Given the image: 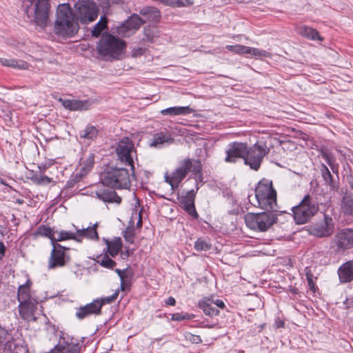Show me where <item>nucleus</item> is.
<instances>
[{"label":"nucleus","mask_w":353,"mask_h":353,"mask_svg":"<svg viewBox=\"0 0 353 353\" xmlns=\"http://www.w3.org/2000/svg\"><path fill=\"white\" fill-rule=\"evenodd\" d=\"M247 152V143L241 142H233L230 143L226 150L225 162L234 163L239 159L244 160Z\"/></svg>","instance_id":"obj_14"},{"label":"nucleus","mask_w":353,"mask_h":353,"mask_svg":"<svg viewBox=\"0 0 353 353\" xmlns=\"http://www.w3.org/2000/svg\"><path fill=\"white\" fill-rule=\"evenodd\" d=\"M143 18L137 14L132 15L125 23L117 28V33L122 37H128L139 28L142 23L148 21H158L159 12L154 8H144L141 11Z\"/></svg>","instance_id":"obj_4"},{"label":"nucleus","mask_w":353,"mask_h":353,"mask_svg":"<svg viewBox=\"0 0 353 353\" xmlns=\"http://www.w3.org/2000/svg\"><path fill=\"white\" fill-rule=\"evenodd\" d=\"M77 235L74 232H68L65 230L55 231L54 236L53 237L54 243H57L58 241H62L68 239L76 240Z\"/></svg>","instance_id":"obj_33"},{"label":"nucleus","mask_w":353,"mask_h":353,"mask_svg":"<svg viewBox=\"0 0 353 353\" xmlns=\"http://www.w3.org/2000/svg\"><path fill=\"white\" fill-rule=\"evenodd\" d=\"M131 253H132V252H130V251H128V250H127V251H126V254H127V255H128V256H130V254Z\"/></svg>","instance_id":"obj_63"},{"label":"nucleus","mask_w":353,"mask_h":353,"mask_svg":"<svg viewBox=\"0 0 353 353\" xmlns=\"http://www.w3.org/2000/svg\"><path fill=\"white\" fill-rule=\"evenodd\" d=\"M118 295H119V291H116L112 295L105 297L99 301V302H103V304L111 303L116 300Z\"/></svg>","instance_id":"obj_47"},{"label":"nucleus","mask_w":353,"mask_h":353,"mask_svg":"<svg viewBox=\"0 0 353 353\" xmlns=\"http://www.w3.org/2000/svg\"><path fill=\"white\" fill-rule=\"evenodd\" d=\"M31 282L20 285L17 290L18 310L20 317L26 322L36 321L40 314L37 298L31 293Z\"/></svg>","instance_id":"obj_1"},{"label":"nucleus","mask_w":353,"mask_h":353,"mask_svg":"<svg viewBox=\"0 0 353 353\" xmlns=\"http://www.w3.org/2000/svg\"><path fill=\"white\" fill-rule=\"evenodd\" d=\"M107 17L105 15L101 16L100 20L94 26L93 30H92V35L94 37H99L101 32L107 28Z\"/></svg>","instance_id":"obj_36"},{"label":"nucleus","mask_w":353,"mask_h":353,"mask_svg":"<svg viewBox=\"0 0 353 353\" xmlns=\"http://www.w3.org/2000/svg\"><path fill=\"white\" fill-rule=\"evenodd\" d=\"M267 211L245 214L244 219L246 225L256 232L268 231L277 221L278 217L274 211Z\"/></svg>","instance_id":"obj_8"},{"label":"nucleus","mask_w":353,"mask_h":353,"mask_svg":"<svg viewBox=\"0 0 353 353\" xmlns=\"http://www.w3.org/2000/svg\"><path fill=\"white\" fill-rule=\"evenodd\" d=\"M234 46L235 45H227L225 46V48L229 50V51H231L233 52L234 50Z\"/></svg>","instance_id":"obj_59"},{"label":"nucleus","mask_w":353,"mask_h":353,"mask_svg":"<svg viewBox=\"0 0 353 353\" xmlns=\"http://www.w3.org/2000/svg\"><path fill=\"white\" fill-rule=\"evenodd\" d=\"M245 52V54L248 55L249 58H263V57H270L271 54L265 50H259L256 48H252L247 46V49Z\"/></svg>","instance_id":"obj_32"},{"label":"nucleus","mask_w":353,"mask_h":353,"mask_svg":"<svg viewBox=\"0 0 353 353\" xmlns=\"http://www.w3.org/2000/svg\"><path fill=\"white\" fill-rule=\"evenodd\" d=\"M194 110L189 106L170 107L161 110L162 115L178 116L193 113Z\"/></svg>","instance_id":"obj_27"},{"label":"nucleus","mask_w":353,"mask_h":353,"mask_svg":"<svg viewBox=\"0 0 353 353\" xmlns=\"http://www.w3.org/2000/svg\"><path fill=\"white\" fill-rule=\"evenodd\" d=\"M321 171L325 182L327 184H330L332 182V174L328 168H327V166L322 164Z\"/></svg>","instance_id":"obj_44"},{"label":"nucleus","mask_w":353,"mask_h":353,"mask_svg":"<svg viewBox=\"0 0 353 353\" xmlns=\"http://www.w3.org/2000/svg\"><path fill=\"white\" fill-rule=\"evenodd\" d=\"M94 154L90 153L85 159H81L79 167L84 173L88 174L92 170L94 163Z\"/></svg>","instance_id":"obj_35"},{"label":"nucleus","mask_w":353,"mask_h":353,"mask_svg":"<svg viewBox=\"0 0 353 353\" xmlns=\"http://www.w3.org/2000/svg\"><path fill=\"white\" fill-rule=\"evenodd\" d=\"M305 280L307 282V283L309 284V270H308L307 267H306L305 268Z\"/></svg>","instance_id":"obj_58"},{"label":"nucleus","mask_w":353,"mask_h":353,"mask_svg":"<svg viewBox=\"0 0 353 353\" xmlns=\"http://www.w3.org/2000/svg\"><path fill=\"white\" fill-rule=\"evenodd\" d=\"M7 335V331L0 325V345L6 341Z\"/></svg>","instance_id":"obj_49"},{"label":"nucleus","mask_w":353,"mask_h":353,"mask_svg":"<svg viewBox=\"0 0 353 353\" xmlns=\"http://www.w3.org/2000/svg\"><path fill=\"white\" fill-rule=\"evenodd\" d=\"M6 247L2 242H0V260L3 259L5 255Z\"/></svg>","instance_id":"obj_55"},{"label":"nucleus","mask_w":353,"mask_h":353,"mask_svg":"<svg viewBox=\"0 0 353 353\" xmlns=\"http://www.w3.org/2000/svg\"><path fill=\"white\" fill-rule=\"evenodd\" d=\"M108 243V249L109 254L114 257L118 254L122 248V242L120 237L114 239L112 241Z\"/></svg>","instance_id":"obj_34"},{"label":"nucleus","mask_w":353,"mask_h":353,"mask_svg":"<svg viewBox=\"0 0 353 353\" xmlns=\"http://www.w3.org/2000/svg\"><path fill=\"white\" fill-rule=\"evenodd\" d=\"M194 248L197 251H208L211 249L212 244L208 239L199 238L194 242Z\"/></svg>","instance_id":"obj_37"},{"label":"nucleus","mask_w":353,"mask_h":353,"mask_svg":"<svg viewBox=\"0 0 353 353\" xmlns=\"http://www.w3.org/2000/svg\"><path fill=\"white\" fill-rule=\"evenodd\" d=\"M59 101L61 102L62 105L71 111H81L88 110L91 103L88 100H75V99H62Z\"/></svg>","instance_id":"obj_20"},{"label":"nucleus","mask_w":353,"mask_h":353,"mask_svg":"<svg viewBox=\"0 0 353 353\" xmlns=\"http://www.w3.org/2000/svg\"><path fill=\"white\" fill-rule=\"evenodd\" d=\"M349 184H350V187L352 188V189H353V177L352 176H351L349 179Z\"/></svg>","instance_id":"obj_60"},{"label":"nucleus","mask_w":353,"mask_h":353,"mask_svg":"<svg viewBox=\"0 0 353 353\" xmlns=\"http://www.w3.org/2000/svg\"><path fill=\"white\" fill-rule=\"evenodd\" d=\"M186 338L188 340L191 341L194 343H199L201 342V339L200 336H198V335H194V334H188L186 336Z\"/></svg>","instance_id":"obj_50"},{"label":"nucleus","mask_w":353,"mask_h":353,"mask_svg":"<svg viewBox=\"0 0 353 353\" xmlns=\"http://www.w3.org/2000/svg\"><path fill=\"white\" fill-rule=\"evenodd\" d=\"M158 31L156 27L148 26L144 28V40L153 42L155 37H157Z\"/></svg>","instance_id":"obj_39"},{"label":"nucleus","mask_w":353,"mask_h":353,"mask_svg":"<svg viewBox=\"0 0 353 353\" xmlns=\"http://www.w3.org/2000/svg\"><path fill=\"white\" fill-rule=\"evenodd\" d=\"M179 1V6H191L193 4V1L192 0H178Z\"/></svg>","instance_id":"obj_53"},{"label":"nucleus","mask_w":353,"mask_h":353,"mask_svg":"<svg viewBox=\"0 0 353 353\" xmlns=\"http://www.w3.org/2000/svg\"><path fill=\"white\" fill-rule=\"evenodd\" d=\"M87 174L84 173L80 168L73 174L68 181L66 186L68 188H72L76 183H79Z\"/></svg>","instance_id":"obj_38"},{"label":"nucleus","mask_w":353,"mask_h":353,"mask_svg":"<svg viewBox=\"0 0 353 353\" xmlns=\"http://www.w3.org/2000/svg\"><path fill=\"white\" fill-rule=\"evenodd\" d=\"M283 325H284V323H283V322H282V321H280L277 327H283Z\"/></svg>","instance_id":"obj_61"},{"label":"nucleus","mask_w":353,"mask_h":353,"mask_svg":"<svg viewBox=\"0 0 353 353\" xmlns=\"http://www.w3.org/2000/svg\"><path fill=\"white\" fill-rule=\"evenodd\" d=\"M103 305V302H99L98 299L94 300L92 303L80 307L76 312V316L81 320L90 314H99Z\"/></svg>","instance_id":"obj_18"},{"label":"nucleus","mask_w":353,"mask_h":353,"mask_svg":"<svg viewBox=\"0 0 353 353\" xmlns=\"http://www.w3.org/2000/svg\"><path fill=\"white\" fill-rule=\"evenodd\" d=\"M247 49V46L240 44H236L234 46V50L233 51L234 53L238 54H245V52Z\"/></svg>","instance_id":"obj_48"},{"label":"nucleus","mask_w":353,"mask_h":353,"mask_svg":"<svg viewBox=\"0 0 353 353\" xmlns=\"http://www.w3.org/2000/svg\"><path fill=\"white\" fill-rule=\"evenodd\" d=\"M174 139L168 132H158L154 134L152 142L150 143L151 147L161 148L163 144H170Z\"/></svg>","instance_id":"obj_26"},{"label":"nucleus","mask_w":353,"mask_h":353,"mask_svg":"<svg viewBox=\"0 0 353 353\" xmlns=\"http://www.w3.org/2000/svg\"><path fill=\"white\" fill-rule=\"evenodd\" d=\"M202 169L201 162L199 159H186L169 175L165 174V181L170 185L172 190L177 188L180 183L185 178L188 172L200 173Z\"/></svg>","instance_id":"obj_6"},{"label":"nucleus","mask_w":353,"mask_h":353,"mask_svg":"<svg viewBox=\"0 0 353 353\" xmlns=\"http://www.w3.org/2000/svg\"><path fill=\"white\" fill-rule=\"evenodd\" d=\"M76 19L83 24L94 21L98 16L99 9L96 3L89 0H82L75 6Z\"/></svg>","instance_id":"obj_11"},{"label":"nucleus","mask_w":353,"mask_h":353,"mask_svg":"<svg viewBox=\"0 0 353 353\" xmlns=\"http://www.w3.org/2000/svg\"><path fill=\"white\" fill-rule=\"evenodd\" d=\"M296 224L305 223L309 220V194L304 196L301 202L292 208Z\"/></svg>","instance_id":"obj_15"},{"label":"nucleus","mask_w":353,"mask_h":353,"mask_svg":"<svg viewBox=\"0 0 353 353\" xmlns=\"http://www.w3.org/2000/svg\"><path fill=\"white\" fill-rule=\"evenodd\" d=\"M138 224H141V221L139 219Z\"/></svg>","instance_id":"obj_64"},{"label":"nucleus","mask_w":353,"mask_h":353,"mask_svg":"<svg viewBox=\"0 0 353 353\" xmlns=\"http://www.w3.org/2000/svg\"><path fill=\"white\" fill-rule=\"evenodd\" d=\"M336 243L339 247L343 249L353 247V230L352 229L341 230L336 236Z\"/></svg>","instance_id":"obj_21"},{"label":"nucleus","mask_w":353,"mask_h":353,"mask_svg":"<svg viewBox=\"0 0 353 353\" xmlns=\"http://www.w3.org/2000/svg\"><path fill=\"white\" fill-rule=\"evenodd\" d=\"M119 159L125 165H129L134 173L133 157L136 154L133 142L128 138H123L116 148Z\"/></svg>","instance_id":"obj_12"},{"label":"nucleus","mask_w":353,"mask_h":353,"mask_svg":"<svg viewBox=\"0 0 353 353\" xmlns=\"http://www.w3.org/2000/svg\"><path fill=\"white\" fill-rule=\"evenodd\" d=\"M0 62L4 66L11 67L19 70H26L28 68V63L22 60L0 58Z\"/></svg>","instance_id":"obj_30"},{"label":"nucleus","mask_w":353,"mask_h":353,"mask_svg":"<svg viewBox=\"0 0 353 353\" xmlns=\"http://www.w3.org/2000/svg\"><path fill=\"white\" fill-rule=\"evenodd\" d=\"M310 39L322 42L324 41V37L316 29H310Z\"/></svg>","instance_id":"obj_46"},{"label":"nucleus","mask_w":353,"mask_h":353,"mask_svg":"<svg viewBox=\"0 0 353 353\" xmlns=\"http://www.w3.org/2000/svg\"><path fill=\"white\" fill-rule=\"evenodd\" d=\"M75 19L68 4L59 5L54 23L55 34L63 38L72 37L76 34L79 30V23Z\"/></svg>","instance_id":"obj_2"},{"label":"nucleus","mask_w":353,"mask_h":353,"mask_svg":"<svg viewBox=\"0 0 353 353\" xmlns=\"http://www.w3.org/2000/svg\"><path fill=\"white\" fill-rule=\"evenodd\" d=\"M213 304L216 305L217 307L221 309L225 307L224 302L220 299H216L215 301H213Z\"/></svg>","instance_id":"obj_56"},{"label":"nucleus","mask_w":353,"mask_h":353,"mask_svg":"<svg viewBox=\"0 0 353 353\" xmlns=\"http://www.w3.org/2000/svg\"><path fill=\"white\" fill-rule=\"evenodd\" d=\"M299 32L305 37H309V30L306 26L300 27L299 28Z\"/></svg>","instance_id":"obj_51"},{"label":"nucleus","mask_w":353,"mask_h":353,"mask_svg":"<svg viewBox=\"0 0 353 353\" xmlns=\"http://www.w3.org/2000/svg\"><path fill=\"white\" fill-rule=\"evenodd\" d=\"M126 47L125 41L107 33L98 41L97 50L103 60L112 61L120 59L125 54Z\"/></svg>","instance_id":"obj_3"},{"label":"nucleus","mask_w":353,"mask_h":353,"mask_svg":"<svg viewBox=\"0 0 353 353\" xmlns=\"http://www.w3.org/2000/svg\"><path fill=\"white\" fill-rule=\"evenodd\" d=\"M50 0H24L25 12L30 22L45 28L49 19Z\"/></svg>","instance_id":"obj_5"},{"label":"nucleus","mask_w":353,"mask_h":353,"mask_svg":"<svg viewBox=\"0 0 353 353\" xmlns=\"http://www.w3.org/2000/svg\"><path fill=\"white\" fill-rule=\"evenodd\" d=\"M194 317L193 314H183V313H175L172 316V320L181 321L183 320H190Z\"/></svg>","instance_id":"obj_45"},{"label":"nucleus","mask_w":353,"mask_h":353,"mask_svg":"<svg viewBox=\"0 0 353 353\" xmlns=\"http://www.w3.org/2000/svg\"><path fill=\"white\" fill-rule=\"evenodd\" d=\"M165 303L166 305L174 306L176 304V301L174 298L170 296L165 300Z\"/></svg>","instance_id":"obj_54"},{"label":"nucleus","mask_w":353,"mask_h":353,"mask_svg":"<svg viewBox=\"0 0 353 353\" xmlns=\"http://www.w3.org/2000/svg\"><path fill=\"white\" fill-rule=\"evenodd\" d=\"M255 197L258 204L265 210H276V192L272 181L267 179L260 181L255 188Z\"/></svg>","instance_id":"obj_7"},{"label":"nucleus","mask_w":353,"mask_h":353,"mask_svg":"<svg viewBox=\"0 0 353 353\" xmlns=\"http://www.w3.org/2000/svg\"><path fill=\"white\" fill-rule=\"evenodd\" d=\"M81 345L77 341H73V339L66 340L62 337L55 346L54 353H79Z\"/></svg>","instance_id":"obj_17"},{"label":"nucleus","mask_w":353,"mask_h":353,"mask_svg":"<svg viewBox=\"0 0 353 353\" xmlns=\"http://www.w3.org/2000/svg\"><path fill=\"white\" fill-rule=\"evenodd\" d=\"M98 135L97 129L92 125H88L84 130L79 131V136L80 139L93 140Z\"/></svg>","instance_id":"obj_31"},{"label":"nucleus","mask_w":353,"mask_h":353,"mask_svg":"<svg viewBox=\"0 0 353 353\" xmlns=\"http://www.w3.org/2000/svg\"><path fill=\"white\" fill-rule=\"evenodd\" d=\"M52 245L50 256L48 259V267L49 269H54L65 266L70 260L69 255L65 253L69 248L63 247L59 243Z\"/></svg>","instance_id":"obj_13"},{"label":"nucleus","mask_w":353,"mask_h":353,"mask_svg":"<svg viewBox=\"0 0 353 353\" xmlns=\"http://www.w3.org/2000/svg\"><path fill=\"white\" fill-rule=\"evenodd\" d=\"M97 223L94 224L91 227H88L82 230H78L75 232L77 235L76 241H81L83 238H86L90 240H99L98 233L97 232Z\"/></svg>","instance_id":"obj_22"},{"label":"nucleus","mask_w":353,"mask_h":353,"mask_svg":"<svg viewBox=\"0 0 353 353\" xmlns=\"http://www.w3.org/2000/svg\"><path fill=\"white\" fill-rule=\"evenodd\" d=\"M310 290H313V289L314 290V285H312V283H311V282H310Z\"/></svg>","instance_id":"obj_62"},{"label":"nucleus","mask_w":353,"mask_h":353,"mask_svg":"<svg viewBox=\"0 0 353 353\" xmlns=\"http://www.w3.org/2000/svg\"><path fill=\"white\" fill-rule=\"evenodd\" d=\"M38 232L40 235L49 238L51 240V244L53 245L55 231L52 230L50 228L45 225H41L38 228Z\"/></svg>","instance_id":"obj_40"},{"label":"nucleus","mask_w":353,"mask_h":353,"mask_svg":"<svg viewBox=\"0 0 353 353\" xmlns=\"http://www.w3.org/2000/svg\"><path fill=\"white\" fill-rule=\"evenodd\" d=\"M333 230L332 219L327 215H324L323 221L319 225H316L310 234L317 237H323L330 235Z\"/></svg>","instance_id":"obj_19"},{"label":"nucleus","mask_w":353,"mask_h":353,"mask_svg":"<svg viewBox=\"0 0 353 353\" xmlns=\"http://www.w3.org/2000/svg\"><path fill=\"white\" fill-rule=\"evenodd\" d=\"M163 2L168 6L172 7H179V1L178 0H163Z\"/></svg>","instance_id":"obj_52"},{"label":"nucleus","mask_w":353,"mask_h":353,"mask_svg":"<svg viewBox=\"0 0 353 353\" xmlns=\"http://www.w3.org/2000/svg\"><path fill=\"white\" fill-rule=\"evenodd\" d=\"M338 274L341 283L350 282L353 279L352 261H347L341 265L338 270Z\"/></svg>","instance_id":"obj_23"},{"label":"nucleus","mask_w":353,"mask_h":353,"mask_svg":"<svg viewBox=\"0 0 353 353\" xmlns=\"http://www.w3.org/2000/svg\"><path fill=\"white\" fill-rule=\"evenodd\" d=\"M98 263L103 267L108 269H113L116 265V262L111 259L107 255L102 257L101 260L98 261Z\"/></svg>","instance_id":"obj_41"},{"label":"nucleus","mask_w":353,"mask_h":353,"mask_svg":"<svg viewBox=\"0 0 353 353\" xmlns=\"http://www.w3.org/2000/svg\"><path fill=\"white\" fill-rule=\"evenodd\" d=\"M96 195L99 199L104 202L119 203L121 201V197L114 191L108 189L98 190L96 191Z\"/></svg>","instance_id":"obj_24"},{"label":"nucleus","mask_w":353,"mask_h":353,"mask_svg":"<svg viewBox=\"0 0 353 353\" xmlns=\"http://www.w3.org/2000/svg\"><path fill=\"white\" fill-rule=\"evenodd\" d=\"M40 170L39 173H34L30 177V180L36 185L40 186H54L56 184V181L52 178L44 175L41 173V168L39 166Z\"/></svg>","instance_id":"obj_25"},{"label":"nucleus","mask_w":353,"mask_h":353,"mask_svg":"<svg viewBox=\"0 0 353 353\" xmlns=\"http://www.w3.org/2000/svg\"><path fill=\"white\" fill-rule=\"evenodd\" d=\"M319 208L317 205H310V215L314 214L317 211Z\"/></svg>","instance_id":"obj_57"},{"label":"nucleus","mask_w":353,"mask_h":353,"mask_svg":"<svg viewBox=\"0 0 353 353\" xmlns=\"http://www.w3.org/2000/svg\"><path fill=\"white\" fill-rule=\"evenodd\" d=\"M123 237L125 241L129 243H133L134 241V227H128L124 231Z\"/></svg>","instance_id":"obj_42"},{"label":"nucleus","mask_w":353,"mask_h":353,"mask_svg":"<svg viewBox=\"0 0 353 353\" xmlns=\"http://www.w3.org/2000/svg\"><path fill=\"white\" fill-rule=\"evenodd\" d=\"M198 190V187L196 188V190H191L188 191L185 196H183L180 198V203L181 207L194 219H197L199 217V214L196 212L194 205L196 193Z\"/></svg>","instance_id":"obj_16"},{"label":"nucleus","mask_w":353,"mask_h":353,"mask_svg":"<svg viewBox=\"0 0 353 353\" xmlns=\"http://www.w3.org/2000/svg\"><path fill=\"white\" fill-rule=\"evenodd\" d=\"M341 212L345 215H353V194L345 192L341 204Z\"/></svg>","instance_id":"obj_29"},{"label":"nucleus","mask_w":353,"mask_h":353,"mask_svg":"<svg viewBox=\"0 0 353 353\" xmlns=\"http://www.w3.org/2000/svg\"><path fill=\"white\" fill-rule=\"evenodd\" d=\"M115 272L118 274L121 280V289L124 290L125 288V281L128 278V274L127 270L115 269Z\"/></svg>","instance_id":"obj_43"},{"label":"nucleus","mask_w":353,"mask_h":353,"mask_svg":"<svg viewBox=\"0 0 353 353\" xmlns=\"http://www.w3.org/2000/svg\"><path fill=\"white\" fill-rule=\"evenodd\" d=\"M213 300L210 298H203L198 303V306L208 316H217L219 310L212 307Z\"/></svg>","instance_id":"obj_28"},{"label":"nucleus","mask_w":353,"mask_h":353,"mask_svg":"<svg viewBox=\"0 0 353 353\" xmlns=\"http://www.w3.org/2000/svg\"><path fill=\"white\" fill-rule=\"evenodd\" d=\"M103 185L117 188L128 189L131 185L130 174L126 168H111L101 175Z\"/></svg>","instance_id":"obj_9"},{"label":"nucleus","mask_w":353,"mask_h":353,"mask_svg":"<svg viewBox=\"0 0 353 353\" xmlns=\"http://www.w3.org/2000/svg\"><path fill=\"white\" fill-rule=\"evenodd\" d=\"M270 152L266 143L263 141H257L252 146L248 148L244 158V163L257 171L261 166L264 157Z\"/></svg>","instance_id":"obj_10"}]
</instances>
